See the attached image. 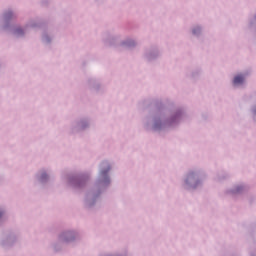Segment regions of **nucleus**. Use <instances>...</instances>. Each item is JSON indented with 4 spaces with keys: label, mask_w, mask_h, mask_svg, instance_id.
I'll return each instance as SVG.
<instances>
[{
    "label": "nucleus",
    "mask_w": 256,
    "mask_h": 256,
    "mask_svg": "<svg viewBox=\"0 0 256 256\" xmlns=\"http://www.w3.org/2000/svg\"><path fill=\"white\" fill-rule=\"evenodd\" d=\"M245 81V78L243 77V75H238L234 78L233 83L235 85H241V83H243Z\"/></svg>",
    "instance_id": "1"
},
{
    "label": "nucleus",
    "mask_w": 256,
    "mask_h": 256,
    "mask_svg": "<svg viewBox=\"0 0 256 256\" xmlns=\"http://www.w3.org/2000/svg\"><path fill=\"white\" fill-rule=\"evenodd\" d=\"M111 168H108L106 171H102L101 172V175H107V173H109V170H110Z\"/></svg>",
    "instance_id": "2"
},
{
    "label": "nucleus",
    "mask_w": 256,
    "mask_h": 256,
    "mask_svg": "<svg viewBox=\"0 0 256 256\" xmlns=\"http://www.w3.org/2000/svg\"><path fill=\"white\" fill-rule=\"evenodd\" d=\"M16 33H17V35H21V33H23V30L17 29V30H16Z\"/></svg>",
    "instance_id": "3"
},
{
    "label": "nucleus",
    "mask_w": 256,
    "mask_h": 256,
    "mask_svg": "<svg viewBox=\"0 0 256 256\" xmlns=\"http://www.w3.org/2000/svg\"><path fill=\"white\" fill-rule=\"evenodd\" d=\"M197 31H200V29L197 28V29H194V30H193L194 35H197Z\"/></svg>",
    "instance_id": "4"
},
{
    "label": "nucleus",
    "mask_w": 256,
    "mask_h": 256,
    "mask_svg": "<svg viewBox=\"0 0 256 256\" xmlns=\"http://www.w3.org/2000/svg\"><path fill=\"white\" fill-rule=\"evenodd\" d=\"M1 215H3V212H0V217H1Z\"/></svg>",
    "instance_id": "5"
}]
</instances>
